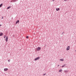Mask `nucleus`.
I'll use <instances>...</instances> for the list:
<instances>
[{"mask_svg": "<svg viewBox=\"0 0 76 76\" xmlns=\"http://www.w3.org/2000/svg\"><path fill=\"white\" fill-rule=\"evenodd\" d=\"M39 58H40V57H37L34 60H35V61H36V60H39Z\"/></svg>", "mask_w": 76, "mask_h": 76, "instance_id": "nucleus-1", "label": "nucleus"}, {"mask_svg": "<svg viewBox=\"0 0 76 76\" xmlns=\"http://www.w3.org/2000/svg\"><path fill=\"white\" fill-rule=\"evenodd\" d=\"M5 41L6 42L8 41V37L7 36L5 39Z\"/></svg>", "mask_w": 76, "mask_h": 76, "instance_id": "nucleus-2", "label": "nucleus"}, {"mask_svg": "<svg viewBox=\"0 0 76 76\" xmlns=\"http://www.w3.org/2000/svg\"><path fill=\"white\" fill-rule=\"evenodd\" d=\"M36 49V51H39L41 50V48H37Z\"/></svg>", "mask_w": 76, "mask_h": 76, "instance_id": "nucleus-3", "label": "nucleus"}, {"mask_svg": "<svg viewBox=\"0 0 76 76\" xmlns=\"http://www.w3.org/2000/svg\"><path fill=\"white\" fill-rule=\"evenodd\" d=\"M4 71H7V70H8V69H7V68H5V69H4Z\"/></svg>", "mask_w": 76, "mask_h": 76, "instance_id": "nucleus-4", "label": "nucleus"}, {"mask_svg": "<svg viewBox=\"0 0 76 76\" xmlns=\"http://www.w3.org/2000/svg\"><path fill=\"white\" fill-rule=\"evenodd\" d=\"M3 35V34L2 33H0V37L2 36Z\"/></svg>", "mask_w": 76, "mask_h": 76, "instance_id": "nucleus-5", "label": "nucleus"}, {"mask_svg": "<svg viewBox=\"0 0 76 76\" xmlns=\"http://www.w3.org/2000/svg\"><path fill=\"white\" fill-rule=\"evenodd\" d=\"M56 11H58L60 10V8H56Z\"/></svg>", "mask_w": 76, "mask_h": 76, "instance_id": "nucleus-6", "label": "nucleus"}, {"mask_svg": "<svg viewBox=\"0 0 76 76\" xmlns=\"http://www.w3.org/2000/svg\"><path fill=\"white\" fill-rule=\"evenodd\" d=\"M19 20H17L16 22V24H17V23H19Z\"/></svg>", "mask_w": 76, "mask_h": 76, "instance_id": "nucleus-7", "label": "nucleus"}, {"mask_svg": "<svg viewBox=\"0 0 76 76\" xmlns=\"http://www.w3.org/2000/svg\"><path fill=\"white\" fill-rule=\"evenodd\" d=\"M64 73H67V72H68V70H65L64 71Z\"/></svg>", "mask_w": 76, "mask_h": 76, "instance_id": "nucleus-8", "label": "nucleus"}, {"mask_svg": "<svg viewBox=\"0 0 76 76\" xmlns=\"http://www.w3.org/2000/svg\"><path fill=\"white\" fill-rule=\"evenodd\" d=\"M2 6H3V4H1L0 5V7H2Z\"/></svg>", "mask_w": 76, "mask_h": 76, "instance_id": "nucleus-9", "label": "nucleus"}, {"mask_svg": "<svg viewBox=\"0 0 76 76\" xmlns=\"http://www.w3.org/2000/svg\"><path fill=\"white\" fill-rule=\"evenodd\" d=\"M10 8H11V7L9 6L7 7V9H9Z\"/></svg>", "mask_w": 76, "mask_h": 76, "instance_id": "nucleus-10", "label": "nucleus"}, {"mask_svg": "<svg viewBox=\"0 0 76 76\" xmlns=\"http://www.w3.org/2000/svg\"><path fill=\"white\" fill-rule=\"evenodd\" d=\"M62 71H63L62 69H60V70H59L58 71V72H62Z\"/></svg>", "mask_w": 76, "mask_h": 76, "instance_id": "nucleus-11", "label": "nucleus"}, {"mask_svg": "<svg viewBox=\"0 0 76 76\" xmlns=\"http://www.w3.org/2000/svg\"><path fill=\"white\" fill-rule=\"evenodd\" d=\"M66 66V64H64V65L62 66L61 67H64Z\"/></svg>", "mask_w": 76, "mask_h": 76, "instance_id": "nucleus-12", "label": "nucleus"}, {"mask_svg": "<svg viewBox=\"0 0 76 76\" xmlns=\"http://www.w3.org/2000/svg\"><path fill=\"white\" fill-rule=\"evenodd\" d=\"M70 50V48H67L66 50Z\"/></svg>", "mask_w": 76, "mask_h": 76, "instance_id": "nucleus-13", "label": "nucleus"}, {"mask_svg": "<svg viewBox=\"0 0 76 76\" xmlns=\"http://www.w3.org/2000/svg\"><path fill=\"white\" fill-rule=\"evenodd\" d=\"M17 1H18V0H14V2H16Z\"/></svg>", "mask_w": 76, "mask_h": 76, "instance_id": "nucleus-14", "label": "nucleus"}, {"mask_svg": "<svg viewBox=\"0 0 76 76\" xmlns=\"http://www.w3.org/2000/svg\"><path fill=\"white\" fill-rule=\"evenodd\" d=\"M10 2H11V3H12L13 2H14V0H12V1H10Z\"/></svg>", "mask_w": 76, "mask_h": 76, "instance_id": "nucleus-15", "label": "nucleus"}, {"mask_svg": "<svg viewBox=\"0 0 76 76\" xmlns=\"http://www.w3.org/2000/svg\"><path fill=\"white\" fill-rule=\"evenodd\" d=\"M60 61H64V59H60Z\"/></svg>", "mask_w": 76, "mask_h": 76, "instance_id": "nucleus-16", "label": "nucleus"}, {"mask_svg": "<svg viewBox=\"0 0 76 76\" xmlns=\"http://www.w3.org/2000/svg\"><path fill=\"white\" fill-rule=\"evenodd\" d=\"M26 38H27L28 39V38H29V37H28V36H27L26 37Z\"/></svg>", "mask_w": 76, "mask_h": 76, "instance_id": "nucleus-17", "label": "nucleus"}, {"mask_svg": "<svg viewBox=\"0 0 76 76\" xmlns=\"http://www.w3.org/2000/svg\"><path fill=\"white\" fill-rule=\"evenodd\" d=\"M68 1V0H64V1Z\"/></svg>", "mask_w": 76, "mask_h": 76, "instance_id": "nucleus-18", "label": "nucleus"}, {"mask_svg": "<svg viewBox=\"0 0 76 76\" xmlns=\"http://www.w3.org/2000/svg\"><path fill=\"white\" fill-rule=\"evenodd\" d=\"M8 62H10V60H8Z\"/></svg>", "mask_w": 76, "mask_h": 76, "instance_id": "nucleus-19", "label": "nucleus"}, {"mask_svg": "<svg viewBox=\"0 0 76 76\" xmlns=\"http://www.w3.org/2000/svg\"><path fill=\"white\" fill-rule=\"evenodd\" d=\"M46 75V74L45 73V74H43V76H44V75Z\"/></svg>", "mask_w": 76, "mask_h": 76, "instance_id": "nucleus-20", "label": "nucleus"}, {"mask_svg": "<svg viewBox=\"0 0 76 76\" xmlns=\"http://www.w3.org/2000/svg\"><path fill=\"white\" fill-rule=\"evenodd\" d=\"M6 36H4V38H6Z\"/></svg>", "mask_w": 76, "mask_h": 76, "instance_id": "nucleus-21", "label": "nucleus"}, {"mask_svg": "<svg viewBox=\"0 0 76 76\" xmlns=\"http://www.w3.org/2000/svg\"><path fill=\"white\" fill-rule=\"evenodd\" d=\"M67 48H70V46H68Z\"/></svg>", "mask_w": 76, "mask_h": 76, "instance_id": "nucleus-22", "label": "nucleus"}, {"mask_svg": "<svg viewBox=\"0 0 76 76\" xmlns=\"http://www.w3.org/2000/svg\"><path fill=\"white\" fill-rule=\"evenodd\" d=\"M15 35H13V37H15Z\"/></svg>", "mask_w": 76, "mask_h": 76, "instance_id": "nucleus-23", "label": "nucleus"}, {"mask_svg": "<svg viewBox=\"0 0 76 76\" xmlns=\"http://www.w3.org/2000/svg\"><path fill=\"white\" fill-rule=\"evenodd\" d=\"M64 34V32H63L62 33V34Z\"/></svg>", "mask_w": 76, "mask_h": 76, "instance_id": "nucleus-24", "label": "nucleus"}, {"mask_svg": "<svg viewBox=\"0 0 76 76\" xmlns=\"http://www.w3.org/2000/svg\"><path fill=\"white\" fill-rule=\"evenodd\" d=\"M3 18H4L3 17H2V18H1V19H3Z\"/></svg>", "mask_w": 76, "mask_h": 76, "instance_id": "nucleus-25", "label": "nucleus"}, {"mask_svg": "<svg viewBox=\"0 0 76 76\" xmlns=\"http://www.w3.org/2000/svg\"><path fill=\"white\" fill-rule=\"evenodd\" d=\"M60 66V65H58V66Z\"/></svg>", "mask_w": 76, "mask_h": 76, "instance_id": "nucleus-26", "label": "nucleus"}, {"mask_svg": "<svg viewBox=\"0 0 76 76\" xmlns=\"http://www.w3.org/2000/svg\"><path fill=\"white\" fill-rule=\"evenodd\" d=\"M1 26V24H0V26Z\"/></svg>", "mask_w": 76, "mask_h": 76, "instance_id": "nucleus-27", "label": "nucleus"}, {"mask_svg": "<svg viewBox=\"0 0 76 76\" xmlns=\"http://www.w3.org/2000/svg\"><path fill=\"white\" fill-rule=\"evenodd\" d=\"M53 1H54L55 0H52Z\"/></svg>", "mask_w": 76, "mask_h": 76, "instance_id": "nucleus-28", "label": "nucleus"}, {"mask_svg": "<svg viewBox=\"0 0 76 76\" xmlns=\"http://www.w3.org/2000/svg\"><path fill=\"white\" fill-rule=\"evenodd\" d=\"M38 48H40V47H38Z\"/></svg>", "mask_w": 76, "mask_h": 76, "instance_id": "nucleus-29", "label": "nucleus"}]
</instances>
